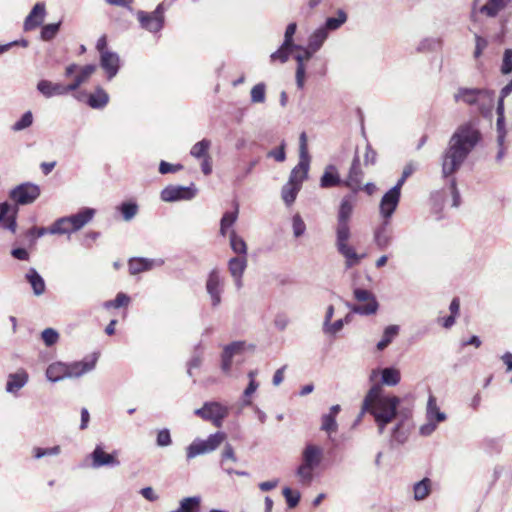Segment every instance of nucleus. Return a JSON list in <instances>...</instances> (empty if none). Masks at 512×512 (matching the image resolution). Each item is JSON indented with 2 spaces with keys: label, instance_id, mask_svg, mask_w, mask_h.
<instances>
[{
  "label": "nucleus",
  "instance_id": "nucleus-1",
  "mask_svg": "<svg viewBox=\"0 0 512 512\" xmlns=\"http://www.w3.org/2000/svg\"><path fill=\"white\" fill-rule=\"evenodd\" d=\"M480 139L479 131L470 124L460 126L449 140L442 155V176L448 178L457 172Z\"/></svg>",
  "mask_w": 512,
  "mask_h": 512
},
{
  "label": "nucleus",
  "instance_id": "nucleus-24",
  "mask_svg": "<svg viewBox=\"0 0 512 512\" xmlns=\"http://www.w3.org/2000/svg\"><path fill=\"white\" fill-rule=\"evenodd\" d=\"M356 203L357 196L355 193L345 195L340 201L337 211V221L350 222Z\"/></svg>",
  "mask_w": 512,
  "mask_h": 512
},
{
  "label": "nucleus",
  "instance_id": "nucleus-21",
  "mask_svg": "<svg viewBox=\"0 0 512 512\" xmlns=\"http://www.w3.org/2000/svg\"><path fill=\"white\" fill-rule=\"evenodd\" d=\"M296 49L301 51L300 53H298L294 56V58L297 62L296 73H295L296 85L299 89H303L304 84H305V76H306L305 62L309 61L312 58L314 52H310V49L308 47L304 48V47L300 46V48H296Z\"/></svg>",
  "mask_w": 512,
  "mask_h": 512
},
{
  "label": "nucleus",
  "instance_id": "nucleus-37",
  "mask_svg": "<svg viewBox=\"0 0 512 512\" xmlns=\"http://www.w3.org/2000/svg\"><path fill=\"white\" fill-rule=\"evenodd\" d=\"M315 470L313 467L300 462L295 470L298 482L303 486H310L315 477Z\"/></svg>",
  "mask_w": 512,
  "mask_h": 512
},
{
  "label": "nucleus",
  "instance_id": "nucleus-2",
  "mask_svg": "<svg viewBox=\"0 0 512 512\" xmlns=\"http://www.w3.org/2000/svg\"><path fill=\"white\" fill-rule=\"evenodd\" d=\"M400 403L398 396L385 394L381 385L374 384L363 399L361 415H372L379 433L382 434L386 426L397 417Z\"/></svg>",
  "mask_w": 512,
  "mask_h": 512
},
{
  "label": "nucleus",
  "instance_id": "nucleus-63",
  "mask_svg": "<svg viewBox=\"0 0 512 512\" xmlns=\"http://www.w3.org/2000/svg\"><path fill=\"white\" fill-rule=\"evenodd\" d=\"M285 147H286L285 141H282L279 147L272 149L267 153V157L273 158L277 162L285 161V159H286Z\"/></svg>",
  "mask_w": 512,
  "mask_h": 512
},
{
  "label": "nucleus",
  "instance_id": "nucleus-34",
  "mask_svg": "<svg viewBox=\"0 0 512 512\" xmlns=\"http://www.w3.org/2000/svg\"><path fill=\"white\" fill-rule=\"evenodd\" d=\"M342 180L339 176L338 170L334 165L326 166L323 175L320 178L321 188H331L339 186Z\"/></svg>",
  "mask_w": 512,
  "mask_h": 512
},
{
  "label": "nucleus",
  "instance_id": "nucleus-42",
  "mask_svg": "<svg viewBox=\"0 0 512 512\" xmlns=\"http://www.w3.org/2000/svg\"><path fill=\"white\" fill-rule=\"evenodd\" d=\"M230 247L234 253L238 254L239 257L247 256V244L245 240L239 236L235 230H231L229 233Z\"/></svg>",
  "mask_w": 512,
  "mask_h": 512
},
{
  "label": "nucleus",
  "instance_id": "nucleus-46",
  "mask_svg": "<svg viewBox=\"0 0 512 512\" xmlns=\"http://www.w3.org/2000/svg\"><path fill=\"white\" fill-rule=\"evenodd\" d=\"M300 189L301 187L290 182H287L282 187L281 197L287 206H290L295 202L297 194L300 191Z\"/></svg>",
  "mask_w": 512,
  "mask_h": 512
},
{
  "label": "nucleus",
  "instance_id": "nucleus-12",
  "mask_svg": "<svg viewBox=\"0 0 512 512\" xmlns=\"http://www.w3.org/2000/svg\"><path fill=\"white\" fill-rule=\"evenodd\" d=\"M170 5L171 3L166 4L163 1L151 13L139 10L137 12V19L141 28L151 33L159 32L164 26V12Z\"/></svg>",
  "mask_w": 512,
  "mask_h": 512
},
{
  "label": "nucleus",
  "instance_id": "nucleus-50",
  "mask_svg": "<svg viewBox=\"0 0 512 512\" xmlns=\"http://www.w3.org/2000/svg\"><path fill=\"white\" fill-rule=\"evenodd\" d=\"M211 146V141L208 139H202L201 141L195 143L191 150L190 155L200 159V158H206L208 157V150Z\"/></svg>",
  "mask_w": 512,
  "mask_h": 512
},
{
  "label": "nucleus",
  "instance_id": "nucleus-17",
  "mask_svg": "<svg viewBox=\"0 0 512 512\" xmlns=\"http://www.w3.org/2000/svg\"><path fill=\"white\" fill-rule=\"evenodd\" d=\"M98 354L93 353L86 356L81 361L67 363V376L68 378H80L85 374L92 372L97 364Z\"/></svg>",
  "mask_w": 512,
  "mask_h": 512
},
{
  "label": "nucleus",
  "instance_id": "nucleus-31",
  "mask_svg": "<svg viewBox=\"0 0 512 512\" xmlns=\"http://www.w3.org/2000/svg\"><path fill=\"white\" fill-rule=\"evenodd\" d=\"M28 382V374L24 370H19L16 373H11L8 376L6 383V391L15 394L23 388Z\"/></svg>",
  "mask_w": 512,
  "mask_h": 512
},
{
  "label": "nucleus",
  "instance_id": "nucleus-55",
  "mask_svg": "<svg viewBox=\"0 0 512 512\" xmlns=\"http://www.w3.org/2000/svg\"><path fill=\"white\" fill-rule=\"evenodd\" d=\"M338 429L336 418L333 415L324 414L322 416L321 430L325 431L328 435L335 433Z\"/></svg>",
  "mask_w": 512,
  "mask_h": 512
},
{
  "label": "nucleus",
  "instance_id": "nucleus-44",
  "mask_svg": "<svg viewBox=\"0 0 512 512\" xmlns=\"http://www.w3.org/2000/svg\"><path fill=\"white\" fill-rule=\"evenodd\" d=\"M74 232L67 216L57 219L50 227L49 234L64 235Z\"/></svg>",
  "mask_w": 512,
  "mask_h": 512
},
{
  "label": "nucleus",
  "instance_id": "nucleus-16",
  "mask_svg": "<svg viewBox=\"0 0 512 512\" xmlns=\"http://www.w3.org/2000/svg\"><path fill=\"white\" fill-rule=\"evenodd\" d=\"M206 292L210 297L211 306L217 308L222 302L224 281L218 270H212L206 280Z\"/></svg>",
  "mask_w": 512,
  "mask_h": 512
},
{
  "label": "nucleus",
  "instance_id": "nucleus-56",
  "mask_svg": "<svg viewBox=\"0 0 512 512\" xmlns=\"http://www.w3.org/2000/svg\"><path fill=\"white\" fill-rule=\"evenodd\" d=\"M33 123V114L31 111L25 112L21 118L16 121L13 126L12 130L15 132L22 131L28 127H30Z\"/></svg>",
  "mask_w": 512,
  "mask_h": 512
},
{
  "label": "nucleus",
  "instance_id": "nucleus-53",
  "mask_svg": "<svg viewBox=\"0 0 512 512\" xmlns=\"http://www.w3.org/2000/svg\"><path fill=\"white\" fill-rule=\"evenodd\" d=\"M130 297L123 292H119L114 300H109L103 303V307L105 309L115 308L118 309L120 307L127 306L130 303Z\"/></svg>",
  "mask_w": 512,
  "mask_h": 512
},
{
  "label": "nucleus",
  "instance_id": "nucleus-54",
  "mask_svg": "<svg viewBox=\"0 0 512 512\" xmlns=\"http://www.w3.org/2000/svg\"><path fill=\"white\" fill-rule=\"evenodd\" d=\"M251 102L254 104L264 103L266 100V85L258 83L250 91Z\"/></svg>",
  "mask_w": 512,
  "mask_h": 512
},
{
  "label": "nucleus",
  "instance_id": "nucleus-26",
  "mask_svg": "<svg viewBox=\"0 0 512 512\" xmlns=\"http://www.w3.org/2000/svg\"><path fill=\"white\" fill-rule=\"evenodd\" d=\"M379 373V370L374 369L371 372L370 380L372 381ZM381 373V385L385 386H396L401 381L400 370L395 367H386L380 371Z\"/></svg>",
  "mask_w": 512,
  "mask_h": 512
},
{
  "label": "nucleus",
  "instance_id": "nucleus-58",
  "mask_svg": "<svg viewBox=\"0 0 512 512\" xmlns=\"http://www.w3.org/2000/svg\"><path fill=\"white\" fill-rule=\"evenodd\" d=\"M293 50V47H284V43H282L279 49L270 55V59L271 61H280L281 63H285Z\"/></svg>",
  "mask_w": 512,
  "mask_h": 512
},
{
  "label": "nucleus",
  "instance_id": "nucleus-43",
  "mask_svg": "<svg viewBox=\"0 0 512 512\" xmlns=\"http://www.w3.org/2000/svg\"><path fill=\"white\" fill-rule=\"evenodd\" d=\"M442 45V40L437 37H425L419 41L416 46L418 53H428L437 51Z\"/></svg>",
  "mask_w": 512,
  "mask_h": 512
},
{
  "label": "nucleus",
  "instance_id": "nucleus-18",
  "mask_svg": "<svg viewBox=\"0 0 512 512\" xmlns=\"http://www.w3.org/2000/svg\"><path fill=\"white\" fill-rule=\"evenodd\" d=\"M324 458V449L315 443H306L301 452V462L313 467L319 468Z\"/></svg>",
  "mask_w": 512,
  "mask_h": 512
},
{
  "label": "nucleus",
  "instance_id": "nucleus-29",
  "mask_svg": "<svg viewBox=\"0 0 512 512\" xmlns=\"http://www.w3.org/2000/svg\"><path fill=\"white\" fill-rule=\"evenodd\" d=\"M37 90L46 98L67 95L65 85L49 80H40L37 83Z\"/></svg>",
  "mask_w": 512,
  "mask_h": 512
},
{
  "label": "nucleus",
  "instance_id": "nucleus-14",
  "mask_svg": "<svg viewBox=\"0 0 512 512\" xmlns=\"http://www.w3.org/2000/svg\"><path fill=\"white\" fill-rule=\"evenodd\" d=\"M40 187L36 184L27 182L16 186L10 191V199L19 205H28L33 203L40 196Z\"/></svg>",
  "mask_w": 512,
  "mask_h": 512
},
{
  "label": "nucleus",
  "instance_id": "nucleus-13",
  "mask_svg": "<svg viewBox=\"0 0 512 512\" xmlns=\"http://www.w3.org/2000/svg\"><path fill=\"white\" fill-rule=\"evenodd\" d=\"M197 188L192 183L189 186L168 185L160 192V198L164 202L189 201L196 197Z\"/></svg>",
  "mask_w": 512,
  "mask_h": 512
},
{
  "label": "nucleus",
  "instance_id": "nucleus-30",
  "mask_svg": "<svg viewBox=\"0 0 512 512\" xmlns=\"http://www.w3.org/2000/svg\"><path fill=\"white\" fill-rule=\"evenodd\" d=\"M362 179L363 172L360 167V159L356 155L352 161L347 180L344 182V184L354 191H357L360 187Z\"/></svg>",
  "mask_w": 512,
  "mask_h": 512
},
{
  "label": "nucleus",
  "instance_id": "nucleus-8",
  "mask_svg": "<svg viewBox=\"0 0 512 512\" xmlns=\"http://www.w3.org/2000/svg\"><path fill=\"white\" fill-rule=\"evenodd\" d=\"M226 439V435L223 432H216L208 436L206 440L195 439L186 448V458L188 461L195 457L203 454H208L215 451Z\"/></svg>",
  "mask_w": 512,
  "mask_h": 512
},
{
  "label": "nucleus",
  "instance_id": "nucleus-6",
  "mask_svg": "<svg viewBox=\"0 0 512 512\" xmlns=\"http://www.w3.org/2000/svg\"><path fill=\"white\" fill-rule=\"evenodd\" d=\"M353 295L359 304L346 302V307L349 308L351 312L364 316L373 315L377 312L379 304L375 295L371 291L363 288H355L353 290Z\"/></svg>",
  "mask_w": 512,
  "mask_h": 512
},
{
  "label": "nucleus",
  "instance_id": "nucleus-49",
  "mask_svg": "<svg viewBox=\"0 0 512 512\" xmlns=\"http://www.w3.org/2000/svg\"><path fill=\"white\" fill-rule=\"evenodd\" d=\"M335 232H336V245L348 243V240L350 239V236H351L349 222L337 221Z\"/></svg>",
  "mask_w": 512,
  "mask_h": 512
},
{
  "label": "nucleus",
  "instance_id": "nucleus-64",
  "mask_svg": "<svg viewBox=\"0 0 512 512\" xmlns=\"http://www.w3.org/2000/svg\"><path fill=\"white\" fill-rule=\"evenodd\" d=\"M501 72L505 75L512 72V49L510 48L504 51Z\"/></svg>",
  "mask_w": 512,
  "mask_h": 512
},
{
  "label": "nucleus",
  "instance_id": "nucleus-5",
  "mask_svg": "<svg viewBox=\"0 0 512 512\" xmlns=\"http://www.w3.org/2000/svg\"><path fill=\"white\" fill-rule=\"evenodd\" d=\"M425 418L426 422L419 427V434L424 437L432 435L436 431L438 424L447 419L446 413L440 410L437 399L433 394L428 396Z\"/></svg>",
  "mask_w": 512,
  "mask_h": 512
},
{
  "label": "nucleus",
  "instance_id": "nucleus-59",
  "mask_svg": "<svg viewBox=\"0 0 512 512\" xmlns=\"http://www.w3.org/2000/svg\"><path fill=\"white\" fill-rule=\"evenodd\" d=\"M172 444V437L170 430L168 428H163L158 430L156 436V445L158 447L164 448L168 447Z\"/></svg>",
  "mask_w": 512,
  "mask_h": 512
},
{
  "label": "nucleus",
  "instance_id": "nucleus-33",
  "mask_svg": "<svg viewBox=\"0 0 512 512\" xmlns=\"http://www.w3.org/2000/svg\"><path fill=\"white\" fill-rule=\"evenodd\" d=\"M329 34L330 33L322 25L315 29L308 39L307 47L310 49V52L316 53L319 51L328 39Z\"/></svg>",
  "mask_w": 512,
  "mask_h": 512
},
{
  "label": "nucleus",
  "instance_id": "nucleus-25",
  "mask_svg": "<svg viewBox=\"0 0 512 512\" xmlns=\"http://www.w3.org/2000/svg\"><path fill=\"white\" fill-rule=\"evenodd\" d=\"M406 180L407 178L401 175L397 183L382 196L379 204L397 209L401 198V189Z\"/></svg>",
  "mask_w": 512,
  "mask_h": 512
},
{
  "label": "nucleus",
  "instance_id": "nucleus-20",
  "mask_svg": "<svg viewBox=\"0 0 512 512\" xmlns=\"http://www.w3.org/2000/svg\"><path fill=\"white\" fill-rule=\"evenodd\" d=\"M46 5L44 2L36 3L29 14L26 16L23 24L25 31H32L41 26L46 17Z\"/></svg>",
  "mask_w": 512,
  "mask_h": 512
},
{
  "label": "nucleus",
  "instance_id": "nucleus-39",
  "mask_svg": "<svg viewBox=\"0 0 512 512\" xmlns=\"http://www.w3.org/2000/svg\"><path fill=\"white\" fill-rule=\"evenodd\" d=\"M108 102L109 95L101 87H98L94 93H91L87 101L88 105L93 109H102L108 104Z\"/></svg>",
  "mask_w": 512,
  "mask_h": 512
},
{
  "label": "nucleus",
  "instance_id": "nucleus-40",
  "mask_svg": "<svg viewBox=\"0 0 512 512\" xmlns=\"http://www.w3.org/2000/svg\"><path fill=\"white\" fill-rule=\"evenodd\" d=\"M338 252L346 259V267L351 268L358 264L361 259L355 249L348 245V243L336 245Z\"/></svg>",
  "mask_w": 512,
  "mask_h": 512
},
{
  "label": "nucleus",
  "instance_id": "nucleus-48",
  "mask_svg": "<svg viewBox=\"0 0 512 512\" xmlns=\"http://www.w3.org/2000/svg\"><path fill=\"white\" fill-rule=\"evenodd\" d=\"M138 205L135 201H126L121 203L118 206V210L122 214V218L124 221H131L138 213Z\"/></svg>",
  "mask_w": 512,
  "mask_h": 512
},
{
  "label": "nucleus",
  "instance_id": "nucleus-19",
  "mask_svg": "<svg viewBox=\"0 0 512 512\" xmlns=\"http://www.w3.org/2000/svg\"><path fill=\"white\" fill-rule=\"evenodd\" d=\"M165 261L161 258L151 259L144 257L131 258L128 262L129 272L131 275H137L146 271H150L155 267L163 266Z\"/></svg>",
  "mask_w": 512,
  "mask_h": 512
},
{
  "label": "nucleus",
  "instance_id": "nucleus-41",
  "mask_svg": "<svg viewBox=\"0 0 512 512\" xmlns=\"http://www.w3.org/2000/svg\"><path fill=\"white\" fill-rule=\"evenodd\" d=\"M431 493V480L429 478H423L416 482L413 486V497L416 501H422L426 499Z\"/></svg>",
  "mask_w": 512,
  "mask_h": 512
},
{
  "label": "nucleus",
  "instance_id": "nucleus-32",
  "mask_svg": "<svg viewBox=\"0 0 512 512\" xmlns=\"http://www.w3.org/2000/svg\"><path fill=\"white\" fill-rule=\"evenodd\" d=\"M25 279L30 284L35 296H41L45 293V281L35 268H30L27 271L25 274Z\"/></svg>",
  "mask_w": 512,
  "mask_h": 512
},
{
  "label": "nucleus",
  "instance_id": "nucleus-62",
  "mask_svg": "<svg viewBox=\"0 0 512 512\" xmlns=\"http://www.w3.org/2000/svg\"><path fill=\"white\" fill-rule=\"evenodd\" d=\"M59 339L58 332L53 328H46L42 332V340L46 346L54 345Z\"/></svg>",
  "mask_w": 512,
  "mask_h": 512
},
{
  "label": "nucleus",
  "instance_id": "nucleus-45",
  "mask_svg": "<svg viewBox=\"0 0 512 512\" xmlns=\"http://www.w3.org/2000/svg\"><path fill=\"white\" fill-rule=\"evenodd\" d=\"M399 333V326L389 325L384 329L382 339L377 343V349L383 351Z\"/></svg>",
  "mask_w": 512,
  "mask_h": 512
},
{
  "label": "nucleus",
  "instance_id": "nucleus-7",
  "mask_svg": "<svg viewBox=\"0 0 512 512\" xmlns=\"http://www.w3.org/2000/svg\"><path fill=\"white\" fill-rule=\"evenodd\" d=\"M226 439V435L223 432H216L208 436L206 440L195 439L186 448V458L188 461L195 457L203 454H208L215 451Z\"/></svg>",
  "mask_w": 512,
  "mask_h": 512
},
{
  "label": "nucleus",
  "instance_id": "nucleus-11",
  "mask_svg": "<svg viewBox=\"0 0 512 512\" xmlns=\"http://www.w3.org/2000/svg\"><path fill=\"white\" fill-rule=\"evenodd\" d=\"M194 413L201 419L210 421L215 427L220 428L224 419L229 415V407L217 401H207Z\"/></svg>",
  "mask_w": 512,
  "mask_h": 512
},
{
  "label": "nucleus",
  "instance_id": "nucleus-52",
  "mask_svg": "<svg viewBox=\"0 0 512 512\" xmlns=\"http://www.w3.org/2000/svg\"><path fill=\"white\" fill-rule=\"evenodd\" d=\"M61 453V447L59 445L53 447H34L32 449L33 458L39 460L46 456H58Z\"/></svg>",
  "mask_w": 512,
  "mask_h": 512
},
{
  "label": "nucleus",
  "instance_id": "nucleus-28",
  "mask_svg": "<svg viewBox=\"0 0 512 512\" xmlns=\"http://www.w3.org/2000/svg\"><path fill=\"white\" fill-rule=\"evenodd\" d=\"M310 159L299 158L298 164L291 170L288 182L302 187V183L308 177Z\"/></svg>",
  "mask_w": 512,
  "mask_h": 512
},
{
  "label": "nucleus",
  "instance_id": "nucleus-51",
  "mask_svg": "<svg viewBox=\"0 0 512 512\" xmlns=\"http://www.w3.org/2000/svg\"><path fill=\"white\" fill-rule=\"evenodd\" d=\"M61 27V21L57 23H50L45 24L42 26L41 32H40V38L43 41H51L53 40L56 35L58 34Z\"/></svg>",
  "mask_w": 512,
  "mask_h": 512
},
{
  "label": "nucleus",
  "instance_id": "nucleus-27",
  "mask_svg": "<svg viewBox=\"0 0 512 512\" xmlns=\"http://www.w3.org/2000/svg\"><path fill=\"white\" fill-rule=\"evenodd\" d=\"M95 213V209L84 207L76 214L67 216L74 232L82 229L86 224H88L93 219Z\"/></svg>",
  "mask_w": 512,
  "mask_h": 512
},
{
  "label": "nucleus",
  "instance_id": "nucleus-3",
  "mask_svg": "<svg viewBox=\"0 0 512 512\" xmlns=\"http://www.w3.org/2000/svg\"><path fill=\"white\" fill-rule=\"evenodd\" d=\"M457 103L476 106L479 112L487 114L494 105V92L483 88L460 87L454 94Z\"/></svg>",
  "mask_w": 512,
  "mask_h": 512
},
{
  "label": "nucleus",
  "instance_id": "nucleus-35",
  "mask_svg": "<svg viewBox=\"0 0 512 512\" xmlns=\"http://www.w3.org/2000/svg\"><path fill=\"white\" fill-rule=\"evenodd\" d=\"M46 377L50 382H59L68 378L67 376V363L54 362L46 369Z\"/></svg>",
  "mask_w": 512,
  "mask_h": 512
},
{
  "label": "nucleus",
  "instance_id": "nucleus-22",
  "mask_svg": "<svg viewBox=\"0 0 512 512\" xmlns=\"http://www.w3.org/2000/svg\"><path fill=\"white\" fill-rule=\"evenodd\" d=\"M100 67L105 71L107 79H113L120 69V57L114 51L103 52L100 56Z\"/></svg>",
  "mask_w": 512,
  "mask_h": 512
},
{
  "label": "nucleus",
  "instance_id": "nucleus-57",
  "mask_svg": "<svg viewBox=\"0 0 512 512\" xmlns=\"http://www.w3.org/2000/svg\"><path fill=\"white\" fill-rule=\"evenodd\" d=\"M282 493L289 508H294L299 504L301 498L300 492L293 491L291 488L285 487L283 488Z\"/></svg>",
  "mask_w": 512,
  "mask_h": 512
},
{
  "label": "nucleus",
  "instance_id": "nucleus-61",
  "mask_svg": "<svg viewBox=\"0 0 512 512\" xmlns=\"http://www.w3.org/2000/svg\"><path fill=\"white\" fill-rule=\"evenodd\" d=\"M292 228H293V235L296 238L301 237L305 233L306 225H305L302 217L298 213L295 214L292 218Z\"/></svg>",
  "mask_w": 512,
  "mask_h": 512
},
{
  "label": "nucleus",
  "instance_id": "nucleus-10",
  "mask_svg": "<svg viewBox=\"0 0 512 512\" xmlns=\"http://www.w3.org/2000/svg\"><path fill=\"white\" fill-rule=\"evenodd\" d=\"M226 439V435L223 432H216L208 436L206 440L195 439L186 448V458L188 461L195 457L203 454H208L215 451Z\"/></svg>",
  "mask_w": 512,
  "mask_h": 512
},
{
  "label": "nucleus",
  "instance_id": "nucleus-4",
  "mask_svg": "<svg viewBox=\"0 0 512 512\" xmlns=\"http://www.w3.org/2000/svg\"><path fill=\"white\" fill-rule=\"evenodd\" d=\"M397 209L379 204V215L382 222L373 231V241L378 249H387L393 241L390 221Z\"/></svg>",
  "mask_w": 512,
  "mask_h": 512
},
{
  "label": "nucleus",
  "instance_id": "nucleus-47",
  "mask_svg": "<svg viewBox=\"0 0 512 512\" xmlns=\"http://www.w3.org/2000/svg\"><path fill=\"white\" fill-rule=\"evenodd\" d=\"M200 504H201L200 496L186 497L180 501L178 510L180 512H199Z\"/></svg>",
  "mask_w": 512,
  "mask_h": 512
},
{
  "label": "nucleus",
  "instance_id": "nucleus-36",
  "mask_svg": "<svg viewBox=\"0 0 512 512\" xmlns=\"http://www.w3.org/2000/svg\"><path fill=\"white\" fill-rule=\"evenodd\" d=\"M348 20V14L343 9H338L335 16L326 18L322 25L329 33L340 29Z\"/></svg>",
  "mask_w": 512,
  "mask_h": 512
},
{
  "label": "nucleus",
  "instance_id": "nucleus-23",
  "mask_svg": "<svg viewBox=\"0 0 512 512\" xmlns=\"http://www.w3.org/2000/svg\"><path fill=\"white\" fill-rule=\"evenodd\" d=\"M247 267V257H233L228 262V270L239 290L243 286L242 276Z\"/></svg>",
  "mask_w": 512,
  "mask_h": 512
},
{
  "label": "nucleus",
  "instance_id": "nucleus-15",
  "mask_svg": "<svg viewBox=\"0 0 512 512\" xmlns=\"http://www.w3.org/2000/svg\"><path fill=\"white\" fill-rule=\"evenodd\" d=\"M87 460L91 461L89 466L93 469L117 467L120 465V461L117 458V451L107 453L101 444L95 446L94 450L87 456Z\"/></svg>",
  "mask_w": 512,
  "mask_h": 512
},
{
  "label": "nucleus",
  "instance_id": "nucleus-60",
  "mask_svg": "<svg viewBox=\"0 0 512 512\" xmlns=\"http://www.w3.org/2000/svg\"><path fill=\"white\" fill-rule=\"evenodd\" d=\"M297 30V24L295 22L289 23L286 27L284 34V47L300 48L299 45L294 44L293 36Z\"/></svg>",
  "mask_w": 512,
  "mask_h": 512
},
{
  "label": "nucleus",
  "instance_id": "nucleus-38",
  "mask_svg": "<svg viewBox=\"0 0 512 512\" xmlns=\"http://www.w3.org/2000/svg\"><path fill=\"white\" fill-rule=\"evenodd\" d=\"M508 5L502 0H487L486 4L480 7L479 12L488 18H495Z\"/></svg>",
  "mask_w": 512,
  "mask_h": 512
},
{
  "label": "nucleus",
  "instance_id": "nucleus-9",
  "mask_svg": "<svg viewBox=\"0 0 512 512\" xmlns=\"http://www.w3.org/2000/svg\"><path fill=\"white\" fill-rule=\"evenodd\" d=\"M226 439V435L223 432H216L208 436L206 440L195 439L186 448V458L188 461L195 457L203 454H208L215 451Z\"/></svg>",
  "mask_w": 512,
  "mask_h": 512
}]
</instances>
